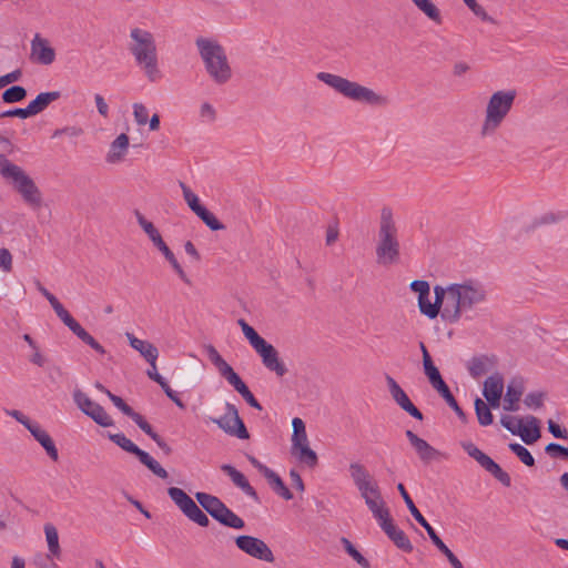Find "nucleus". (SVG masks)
I'll return each mask as SVG.
<instances>
[{
    "label": "nucleus",
    "mask_w": 568,
    "mask_h": 568,
    "mask_svg": "<svg viewBox=\"0 0 568 568\" xmlns=\"http://www.w3.org/2000/svg\"><path fill=\"white\" fill-rule=\"evenodd\" d=\"M488 473H490L505 487H509L511 485V478L509 474L503 470V468L497 463L489 469Z\"/></svg>",
    "instance_id": "57"
},
{
    "label": "nucleus",
    "mask_w": 568,
    "mask_h": 568,
    "mask_svg": "<svg viewBox=\"0 0 568 568\" xmlns=\"http://www.w3.org/2000/svg\"><path fill=\"white\" fill-rule=\"evenodd\" d=\"M496 363H497V358L494 355H491V356H487V355L475 356L468 363L469 374L474 378H478L481 375H484L485 373L493 369L495 367Z\"/></svg>",
    "instance_id": "26"
},
{
    "label": "nucleus",
    "mask_w": 568,
    "mask_h": 568,
    "mask_svg": "<svg viewBox=\"0 0 568 568\" xmlns=\"http://www.w3.org/2000/svg\"><path fill=\"white\" fill-rule=\"evenodd\" d=\"M224 409L225 412L222 416H209V419L226 434L236 436L240 439H247L250 434L235 405L226 402L224 403Z\"/></svg>",
    "instance_id": "12"
},
{
    "label": "nucleus",
    "mask_w": 568,
    "mask_h": 568,
    "mask_svg": "<svg viewBox=\"0 0 568 568\" xmlns=\"http://www.w3.org/2000/svg\"><path fill=\"white\" fill-rule=\"evenodd\" d=\"M474 405L478 423L481 426L490 425L494 420V417L489 409V406L480 398H476Z\"/></svg>",
    "instance_id": "38"
},
{
    "label": "nucleus",
    "mask_w": 568,
    "mask_h": 568,
    "mask_svg": "<svg viewBox=\"0 0 568 568\" xmlns=\"http://www.w3.org/2000/svg\"><path fill=\"white\" fill-rule=\"evenodd\" d=\"M221 470L230 477L232 483L240 488L246 496L253 500L258 501V495L255 488L248 483L246 477L230 464H223Z\"/></svg>",
    "instance_id": "20"
},
{
    "label": "nucleus",
    "mask_w": 568,
    "mask_h": 568,
    "mask_svg": "<svg viewBox=\"0 0 568 568\" xmlns=\"http://www.w3.org/2000/svg\"><path fill=\"white\" fill-rule=\"evenodd\" d=\"M409 287L413 292L418 293L417 304L418 308L424 304L425 300L429 297L430 286L427 281L414 280L410 282Z\"/></svg>",
    "instance_id": "45"
},
{
    "label": "nucleus",
    "mask_w": 568,
    "mask_h": 568,
    "mask_svg": "<svg viewBox=\"0 0 568 568\" xmlns=\"http://www.w3.org/2000/svg\"><path fill=\"white\" fill-rule=\"evenodd\" d=\"M412 2L433 22L442 24L443 18L439 9L430 0H412Z\"/></svg>",
    "instance_id": "35"
},
{
    "label": "nucleus",
    "mask_w": 568,
    "mask_h": 568,
    "mask_svg": "<svg viewBox=\"0 0 568 568\" xmlns=\"http://www.w3.org/2000/svg\"><path fill=\"white\" fill-rule=\"evenodd\" d=\"M375 253L377 264L383 266L397 264L400 260L398 227L392 209L387 206L381 211Z\"/></svg>",
    "instance_id": "2"
},
{
    "label": "nucleus",
    "mask_w": 568,
    "mask_h": 568,
    "mask_svg": "<svg viewBox=\"0 0 568 568\" xmlns=\"http://www.w3.org/2000/svg\"><path fill=\"white\" fill-rule=\"evenodd\" d=\"M180 187L183 192V197L187 203L189 207L197 215L205 207L200 203V200L196 194H194L191 189L184 183L180 182Z\"/></svg>",
    "instance_id": "42"
},
{
    "label": "nucleus",
    "mask_w": 568,
    "mask_h": 568,
    "mask_svg": "<svg viewBox=\"0 0 568 568\" xmlns=\"http://www.w3.org/2000/svg\"><path fill=\"white\" fill-rule=\"evenodd\" d=\"M383 531L387 535V537L394 542V545L403 550L404 552H412L414 547L410 542L408 536L404 530L398 528L390 516L389 510L384 511L381 517L375 518Z\"/></svg>",
    "instance_id": "15"
},
{
    "label": "nucleus",
    "mask_w": 568,
    "mask_h": 568,
    "mask_svg": "<svg viewBox=\"0 0 568 568\" xmlns=\"http://www.w3.org/2000/svg\"><path fill=\"white\" fill-rule=\"evenodd\" d=\"M27 429L31 433L34 439L45 449L49 457L52 460L57 462L59 459V454L50 435L44 429H42L37 423L27 425Z\"/></svg>",
    "instance_id": "22"
},
{
    "label": "nucleus",
    "mask_w": 568,
    "mask_h": 568,
    "mask_svg": "<svg viewBox=\"0 0 568 568\" xmlns=\"http://www.w3.org/2000/svg\"><path fill=\"white\" fill-rule=\"evenodd\" d=\"M488 473H490L505 487H509L511 485V478L509 474L503 470V468L497 463L489 469Z\"/></svg>",
    "instance_id": "56"
},
{
    "label": "nucleus",
    "mask_w": 568,
    "mask_h": 568,
    "mask_svg": "<svg viewBox=\"0 0 568 568\" xmlns=\"http://www.w3.org/2000/svg\"><path fill=\"white\" fill-rule=\"evenodd\" d=\"M546 393L532 392L526 395L524 403L529 408H540L544 404Z\"/></svg>",
    "instance_id": "52"
},
{
    "label": "nucleus",
    "mask_w": 568,
    "mask_h": 568,
    "mask_svg": "<svg viewBox=\"0 0 568 568\" xmlns=\"http://www.w3.org/2000/svg\"><path fill=\"white\" fill-rule=\"evenodd\" d=\"M132 420L142 429L151 439L155 438L159 434L155 433L152 426L144 419V417L136 413Z\"/></svg>",
    "instance_id": "60"
},
{
    "label": "nucleus",
    "mask_w": 568,
    "mask_h": 568,
    "mask_svg": "<svg viewBox=\"0 0 568 568\" xmlns=\"http://www.w3.org/2000/svg\"><path fill=\"white\" fill-rule=\"evenodd\" d=\"M37 288L48 300L57 316L79 339L89 345L99 354H105V348L71 316V314L63 307L59 300L52 293H50L39 281H37Z\"/></svg>",
    "instance_id": "9"
},
{
    "label": "nucleus",
    "mask_w": 568,
    "mask_h": 568,
    "mask_svg": "<svg viewBox=\"0 0 568 568\" xmlns=\"http://www.w3.org/2000/svg\"><path fill=\"white\" fill-rule=\"evenodd\" d=\"M30 57L39 64L50 65L55 60V50L50 41L40 33H36L30 43Z\"/></svg>",
    "instance_id": "16"
},
{
    "label": "nucleus",
    "mask_w": 568,
    "mask_h": 568,
    "mask_svg": "<svg viewBox=\"0 0 568 568\" xmlns=\"http://www.w3.org/2000/svg\"><path fill=\"white\" fill-rule=\"evenodd\" d=\"M168 494L172 501L191 521L201 527H207L210 519L207 515L196 505V503L181 488L170 487Z\"/></svg>",
    "instance_id": "11"
},
{
    "label": "nucleus",
    "mask_w": 568,
    "mask_h": 568,
    "mask_svg": "<svg viewBox=\"0 0 568 568\" xmlns=\"http://www.w3.org/2000/svg\"><path fill=\"white\" fill-rule=\"evenodd\" d=\"M255 352L261 356L263 365L271 372H274L278 377L287 373L285 364L280 359L276 348L266 341L255 348Z\"/></svg>",
    "instance_id": "18"
},
{
    "label": "nucleus",
    "mask_w": 568,
    "mask_h": 568,
    "mask_svg": "<svg viewBox=\"0 0 568 568\" xmlns=\"http://www.w3.org/2000/svg\"><path fill=\"white\" fill-rule=\"evenodd\" d=\"M397 490L399 491L402 498L404 499L409 513L412 514V516L415 518L416 521L420 520L422 518H424V516L422 515V513L418 510V508L415 506L413 499L410 498L409 494L407 493L405 486L399 483L397 485Z\"/></svg>",
    "instance_id": "48"
},
{
    "label": "nucleus",
    "mask_w": 568,
    "mask_h": 568,
    "mask_svg": "<svg viewBox=\"0 0 568 568\" xmlns=\"http://www.w3.org/2000/svg\"><path fill=\"white\" fill-rule=\"evenodd\" d=\"M462 447L477 463L486 455L471 442L462 443Z\"/></svg>",
    "instance_id": "62"
},
{
    "label": "nucleus",
    "mask_w": 568,
    "mask_h": 568,
    "mask_svg": "<svg viewBox=\"0 0 568 568\" xmlns=\"http://www.w3.org/2000/svg\"><path fill=\"white\" fill-rule=\"evenodd\" d=\"M197 217L202 220V222L212 231H221L225 229V225L221 223L216 216L209 211L206 207H204L200 214H197Z\"/></svg>",
    "instance_id": "47"
},
{
    "label": "nucleus",
    "mask_w": 568,
    "mask_h": 568,
    "mask_svg": "<svg viewBox=\"0 0 568 568\" xmlns=\"http://www.w3.org/2000/svg\"><path fill=\"white\" fill-rule=\"evenodd\" d=\"M518 422L519 432H517V435L521 437L525 444L531 445L540 438L539 420L535 416L526 417L527 426L523 425V419H518Z\"/></svg>",
    "instance_id": "25"
},
{
    "label": "nucleus",
    "mask_w": 568,
    "mask_h": 568,
    "mask_svg": "<svg viewBox=\"0 0 568 568\" xmlns=\"http://www.w3.org/2000/svg\"><path fill=\"white\" fill-rule=\"evenodd\" d=\"M83 133H84V130L81 126L68 125V126H63L60 129H55L53 131L51 138L58 139V138L65 135L70 139H74V138L81 136Z\"/></svg>",
    "instance_id": "49"
},
{
    "label": "nucleus",
    "mask_w": 568,
    "mask_h": 568,
    "mask_svg": "<svg viewBox=\"0 0 568 568\" xmlns=\"http://www.w3.org/2000/svg\"><path fill=\"white\" fill-rule=\"evenodd\" d=\"M508 448L528 467L535 465V458L530 454V452L518 443H510Z\"/></svg>",
    "instance_id": "46"
},
{
    "label": "nucleus",
    "mask_w": 568,
    "mask_h": 568,
    "mask_svg": "<svg viewBox=\"0 0 568 568\" xmlns=\"http://www.w3.org/2000/svg\"><path fill=\"white\" fill-rule=\"evenodd\" d=\"M386 382L389 388V393L396 404L406 413H408L412 417L422 420L423 414L422 412L410 402L407 394L404 389L398 385V383L390 376H386Z\"/></svg>",
    "instance_id": "19"
},
{
    "label": "nucleus",
    "mask_w": 568,
    "mask_h": 568,
    "mask_svg": "<svg viewBox=\"0 0 568 568\" xmlns=\"http://www.w3.org/2000/svg\"><path fill=\"white\" fill-rule=\"evenodd\" d=\"M488 473H490L505 487H509L511 485V478L509 474L503 470V468L497 463L489 469Z\"/></svg>",
    "instance_id": "55"
},
{
    "label": "nucleus",
    "mask_w": 568,
    "mask_h": 568,
    "mask_svg": "<svg viewBox=\"0 0 568 568\" xmlns=\"http://www.w3.org/2000/svg\"><path fill=\"white\" fill-rule=\"evenodd\" d=\"M242 332L254 349L265 342L251 325H243Z\"/></svg>",
    "instance_id": "51"
},
{
    "label": "nucleus",
    "mask_w": 568,
    "mask_h": 568,
    "mask_svg": "<svg viewBox=\"0 0 568 568\" xmlns=\"http://www.w3.org/2000/svg\"><path fill=\"white\" fill-rule=\"evenodd\" d=\"M437 392L445 399L447 405L456 413V415L460 418V420L466 422V414L458 405L456 398L452 394L447 384L445 386H443L442 388H439Z\"/></svg>",
    "instance_id": "39"
},
{
    "label": "nucleus",
    "mask_w": 568,
    "mask_h": 568,
    "mask_svg": "<svg viewBox=\"0 0 568 568\" xmlns=\"http://www.w3.org/2000/svg\"><path fill=\"white\" fill-rule=\"evenodd\" d=\"M568 219L567 210L548 211L534 219L531 227L537 229L542 225L558 224Z\"/></svg>",
    "instance_id": "30"
},
{
    "label": "nucleus",
    "mask_w": 568,
    "mask_h": 568,
    "mask_svg": "<svg viewBox=\"0 0 568 568\" xmlns=\"http://www.w3.org/2000/svg\"><path fill=\"white\" fill-rule=\"evenodd\" d=\"M132 40L130 52L139 67L144 70L146 78L155 82L161 78L158 62V51L153 34L140 28H134L130 32Z\"/></svg>",
    "instance_id": "3"
},
{
    "label": "nucleus",
    "mask_w": 568,
    "mask_h": 568,
    "mask_svg": "<svg viewBox=\"0 0 568 568\" xmlns=\"http://www.w3.org/2000/svg\"><path fill=\"white\" fill-rule=\"evenodd\" d=\"M129 149V136L125 133H121L111 143L110 150L106 154V161L109 163L120 162Z\"/></svg>",
    "instance_id": "29"
},
{
    "label": "nucleus",
    "mask_w": 568,
    "mask_h": 568,
    "mask_svg": "<svg viewBox=\"0 0 568 568\" xmlns=\"http://www.w3.org/2000/svg\"><path fill=\"white\" fill-rule=\"evenodd\" d=\"M0 267L4 272H10L12 268V255L8 248H0Z\"/></svg>",
    "instance_id": "64"
},
{
    "label": "nucleus",
    "mask_w": 568,
    "mask_h": 568,
    "mask_svg": "<svg viewBox=\"0 0 568 568\" xmlns=\"http://www.w3.org/2000/svg\"><path fill=\"white\" fill-rule=\"evenodd\" d=\"M301 463L314 468L318 464V457L316 453L308 446L304 445L296 448V454H293Z\"/></svg>",
    "instance_id": "37"
},
{
    "label": "nucleus",
    "mask_w": 568,
    "mask_h": 568,
    "mask_svg": "<svg viewBox=\"0 0 568 568\" xmlns=\"http://www.w3.org/2000/svg\"><path fill=\"white\" fill-rule=\"evenodd\" d=\"M524 393V381L521 377H514L507 386V392L504 400V409L507 412H515L518 409V402Z\"/></svg>",
    "instance_id": "23"
},
{
    "label": "nucleus",
    "mask_w": 568,
    "mask_h": 568,
    "mask_svg": "<svg viewBox=\"0 0 568 568\" xmlns=\"http://www.w3.org/2000/svg\"><path fill=\"white\" fill-rule=\"evenodd\" d=\"M434 295V303H430L429 297H427L419 308V312L429 320L436 318L439 314L442 315L445 304L452 303V300H449L448 286L444 287L442 285H435Z\"/></svg>",
    "instance_id": "17"
},
{
    "label": "nucleus",
    "mask_w": 568,
    "mask_h": 568,
    "mask_svg": "<svg viewBox=\"0 0 568 568\" xmlns=\"http://www.w3.org/2000/svg\"><path fill=\"white\" fill-rule=\"evenodd\" d=\"M133 115L138 125H145L149 120L148 109L142 103L133 104Z\"/></svg>",
    "instance_id": "54"
},
{
    "label": "nucleus",
    "mask_w": 568,
    "mask_h": 568,
    "mask_svg": "<svg viewBox=\"0 0 568 568\" xmlns=\"http://www.w3.org/2000/svg\"><path fill=\"white\" fill-rule=\"evenodd\" d=\"M349 476L374 518L389 510L383 499L378 483L368 469L358 462L349 464Z\"/></svg>",
    "instance_id": "4"
},
{
    "label": "nucleus",
    "mask_w": 568,
    "mask_h": 568,
    "mask_svg": "<svg viewBox=\"0 0 568 568\" xmlns=\"http://www.w3.org/2000/svg\"><path fill=\"white\" fill-rule=\"evenodd\" d=\"M61 93L59 91H50V92H41L39 93L34 100H32L28 105V112L30 116L37 115L44 111L50 103L59 100Z\"/></svg>",
    "instance_id": "27"
},
{
    "label": "nucleus",
    "mask_w": 568,
    "mask_h": 568,
    "mask_svg": "<svg viewBox=\"0 0 568 568\" xmlns=\"http://www.w3.org/2000/svg\"><path fill=\"white\" fill-rule=\"evenodd\" d=\"M134 215L136 217L138 224L145 232L151 242H154L155 239L161 236L160 232L153 225V223L148 221L139 210L134 211Z\"/></svg>",
    "instance_id": "43"
},
{
    "label": "nucleus",
    "mask_w": 568,
    "mask_h": 568,
    "mask_svg": "<svg viewBox=\"0 0 568 568\" xmlns=\"http://www.w3.org/2000/svg\"><path fill=\"white\" fill-rule=\"evenodd\" d=\"M517 92L514 89L494 92L486 105L485 118L480 126L481 138L493 136L510 112Z\"/></svg>",
    "instance_id": "7"
},
{
    "label": "nucleus",
    "mask_w": 568,
    "mask_h": 568,
    "mask_svg": "<svg viewBox=\"0 0 568 568\" xmlns=\"http://www.w3.org/2000/svg\"><path fill=\"white\" fill-rule=\"evenodd\" d=\"M548 430L556 438H560V439H567L568 438V430L566 428H561L552 419L548 420Z\"/></svg>",
    "instance_id": "63"
},
{
    "label": "nucleus",
    "mask_w": 568,
    "mask_h": 568,
    "mask_svg": "<svg viewBox=\"0 0 568 568\" xmlns=\"http://www.w3.org/2000/svg\"><path fill=\"white\" fill-rule=\"evenodd\" d=\"M44 532L50 555L52 557L60 558L61 548L59 545V535L57 528L52 524H45Z\"/></svg>",
    "instance_id": "36"
},
{
    "label": "nucleus",
    "mask_w": 568,
    "mask_h": 568,
    "mask_svg": "<svg viewBox=\"0 0 568 568\" xmlns=\"http://www.w3.org/2000/svg\"><path fill=\"white\" fill-rule=\"evenodd\" d=\"M464 2L473 11V13L480 18L483 21L496 23L495 19L490 17L486 10L477 3L476 0H464Z\"/></svg>",
    "instance_id": "50"
},
{
    "label": "nucleus",
    "mask_w": 568,
    "mask_h": 568,
    "mask_svg": "<svg viewBox=\"0 0 568 568\" xmlns=\"http://www.w3.org/2000/svg\"><path fill=\"white\" fill-rule=\"evenodd\" d=\"M73 402L77 407L87 416L92 418L98 425L102 427H110L113 425L112 418L104 410V408L90 399V397L80 388H75L72 394Z\"/></svg>",
    "instance_id": "13"
},
{
    "label": "nucleus",
    "mask_w": 568,
    "mask_h": 568,
    "mask_svg": "<svg viewBox=\"0 0 568 568\" xmlns=\"http://www.w3.org/2000/svg\"><path fill=\"white\" fill-rule=\"evenodd\" d=\"M195 43L212 80L217 84L226 83L232 77V69L224 48L219 42L205 38H197Z\"/></svg>",
    "instance_id": "6"
},
{
    "label": "nucleus",
    "mask_w": 568,
    "mask_h": 568,
    "mask_svg": "<svg viewBox=\"0 0 568 568\" xmlns=\"http://www.w3.org/2000/svg\"><path fill=\"white\" fill-rule=\"evenodd\" d=\"M236 547L244 554L266 562H274L275 557L267 544L254 536L240 535L234 539Z\"/></svg>",
    "instance_id": "14"
},
{
    "label": "nucleus",
    "mask_w": 568,
    "mask_h": 568,
    "mask_svg": "<svg viewBox=\"0 0 568 568\" xmlns=\"http://www.w3.org/2000/svg\"><path fill=\"white\" fill-rule=\"evenodd\" d=\"M27 97V90L21 85H12L2 92V101L11 104L24 100Z\"/></svg>",
    "instance_id": "40"
},
{
    "label": "nucleus",
    "mask_w": 568,
    "mask_h": 568,
    "mask_svg": "<svg viewBox=\"0 0 568 568\" xmlns=\"http://www.w3.org/2000/svg\"><path fill=\"white\" fill-rule=\"evenodd\" d=\"M217 371L221 376L224 377L229 384L235 388V390H237L242 384H245L227 362L224 363V365H222Z\"/></svg>",
    "instance_id": "44"
},
{
    "label": "nucleus",
    "mask_w": 568,
    "mask_h": 568,
    "mask_svg": "<svg viewBox=\"0 0 568 568\" xmlns=\"http://www.w3.org/2000/svg\"><path fill=\"white\" fill-rule=\"evenodd\" d=\"M448 291L452 303L445 304L442 318L450 324L457 323L463 312L473 310L486 301V290L484 286L471 280L449 284Z\"/></svg>",
    "instance_id": "1"
},
{
    "label": "nucleus",
    "mask_w": 568,
    "mask_h": 568,
    "mask_svg": "<svg viewBox=\"0 0 568 568\" xmlns=\"http://www.w3.org/2000/svg\"><path fill=\"white\" fill-rule=\"evenodd\" d=\"M109 439L121 447L123 450L135 455L140 463L143 464L159 478L166 479L169 477L168 471L149 453L138 447L123 433L109 434Z\"/></svg>",
    "instance_id": "10"
},
{
    "label": "nucleus",
    "mask_w": 568,
    "mask_h": 568,
    "mask_svg": "<svg viewBox=\"0 0 568 568\" xmlns=\"http://www.w3.org/2000/svg\"><path fill=\"white\" fill-rule=\"evenodd\" d=\"M341 542L347 555L351 556L362 568H371L369 561L355 548V546L346 537H342Z\"/></svg>",
    "instance_id": "41"
},
{
    "label": "nucleus",
    "mask_w": 568,
    "mask_h": 568,
    "mask_svg": "<svg viewBox=\"0 0 568 568\" xmlns=\"http://www.w3.org/2000/svg\"><path fill=\"white\" fill-rule=\"evenodd\" d=\"M405 435L424 463H429L440 456V452L432 447L425 439L418 437L414 432L406 430Z\"/></svg>",
    "instance_id": "21"
},
{
    "label": "nucleus",
    "mask_w": 568,
    "mask_h": 568,
    "mask_svg": "<svg viewBox=\"0 0 568 568\" xmlns=\"http://www.w3.org/2000/svg\"><path fill=\"white\" fill-rule=\"evenodd\" d=\"M195 499L214 520L225 505L219 497L203 491H197Z\"/></svg>",
    "instance_id": "28"
},
{
    "label": "nucleus",
    "mask_w": 568,
    "mask_h": 568,
    "mask_svg": "<svg viewBox=\"0 0 568 568\" xmlns=\"http://www.w3.org/2000/svg\"><path fill=\"white\" fill-rule=\"evenodd\" d=\"M504 392V378L498 372L494 373L484 382L483 395L494 396L503 395Z\"/></svg>",
    "instance_id": "33"
},
{
    "label": "nucleus",
    "mask_w": 568,
    "mask_h": 568,
    "mask_svg": "<svg viewBox=\"0 0 568 568\" xmlns=\"http://www.w3.org/2000/svg\"><path fill=\"white\" fill-rule=\"evenodd\" d=\"M265 478L268 481L272 489L283 499L291 500L293 498L292 491L286 487L282 478L274 470H271L265 476Z\"/></svg>",
    "instance_id": "34"
},
{
    "label": "nucleus",
    "mask_w": 568,
    "mask_h": 568,
    "mask_svg": "<svg viewBox=\"0 0 568 568\" xmlns=\"http://www.w3.org/2000/svg\"><path fill=\"white\" fill-rule=\"evenodd\" d=\"M423 366L425 375L427 376L430 385L436 390L446 385L438 368L434 365V362L430 356H426L425 361L423 362Z\"/></svg>",
    "instance_id": "32"
},
{
    "label": "nucleus",
    "mask_w": 568,
    "mask_h": 568,
    "mask_svg": "<svg viewBox=\"0 0 568 568\" xmlns=\"http://www.w3.org/2000/svg\"><path fill=\"white\" fill-rule=\"evenodd\" d=\"M488 473H490L505 487H509L511 485V478L509 474L503 470V468L497 463L489 469Z\"/></svg>",
    "instance_id": "58"
},
{
    "label": "nucleus",
    "mask_w": 568,
    "mask_h": 568,
    "mask_svg": "<svg viewBox=\"0 0 568 568\" xmlns=\"http://www.w3.org/2000/svg\"><path fill=\"white\" fill-rule=\"evenodd\" d=\"M215 520L221 525L233 529H243L245 527L244 520L233 510H231L226 505H224V507L221 509Z\"/></svg>",
    "instance_id": "31"
},
{
    "label": "nucleus",
    "mask_w": 568,
    "mask_h": 568,
    "mask_svg": "<svg viewBox=\"0 0 568 568\" xmlns=\"http://www.w3.org/2000/svg\"><path fill=\"white\" fill-rule=\"evenodd\" d=\"M519 418L515 416H501L500 424L513 435H517V432H519Z\"/></svg>",
    "instance_id": "61"
},
{
    "label": "nucleus",
    "mask_w": 568,
    "mask_h": 568,
    "mask_svg": "<svg viewBox=\"0 0 568 568\" xmlns=\"http://www.w3.org/2000/svg\"><path fill=\"white\" fill-rule=\"evenodd\" d=\"M126 338L129 341L130 346L133 349L138 351L150 364V366H154V362H156L159 357L158 348L152 343L140 339L131 333H126Z\"/></svg>",
    "instance_id": "24"
},
{
    "label": "nucleus",
    "mask_w": 568,
    "mask_h": 568,
    "mask_svg": "<svg viewBox=\"0 0 568 568\" xmlns=\"http://www.w3.org/2000/svg\"><path fill=\"white\" fill-rule=\"evenodd\" d=\"M545 452L554 458L561 457L568 459V447H565L557 443H549L545 447Z\"/></svg>",
    "instance_id": "53"
},
{
    "label": "nucleus",
    "mask_w": 568,
    "mask_h": 568,
    "mask_svg": "<svg viewBox=\"0 0 568 568\" xmlns=\"http://www.w3.org/2000/svg\"><path fill=\"white\" fill-rule=\"evenodd\" d=\"M0 174L4 179L12 180L14 189L28 205L34 209L41 206L42 194L34 181L3 154H0Z\"/></svg>",
    "instance_id": "8"
},
{
    "label": "nucleus",
    "mask_w": 568,
    "mask_h": 568,
    "mask_svg": "<svg viewBox=\"0 0 568 568\" xmlns=\"http://www.w3.org/2000/svg\"><path fill=\"white\" fill-rule=\"evenodd\" d=\"M316 78L349 100L365 102L371 105H385L388 102L386 97L341 75L328 72H318Z\"/></svg>",
    "instance_id": "5"
},
{
    "label": "nucleus",
    "mask_w": 568,
    "mask_h": 568,
    "mask_svg": "<svg viewBox=\"0 0 568 568\" xmlns=\"http://www.w3.org/2000/svg\"><path fill=\"white\" fill-rule=\"evenodd\" d=\"M244 399L245 402L253 408L262 410V405L257 402V399L254 397L252 392L248 389L246 384H242V386L236 390Z\"/></svg>",
    "instance_id": "59"
}]
</instances>
